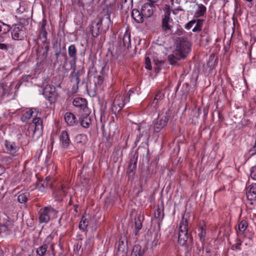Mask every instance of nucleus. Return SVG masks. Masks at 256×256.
<instances>
[{
    "label": "nucleus",
    "mask_w": 256,
    "mask_h": 256,
    "mask_svg": "<svg viewBox=\"0 0 256 256\" xmlns=\"http://www.w3.org/2000/svg\"><path fill=\"white\" fill-rule=\"evenodd\" d=\"M38 111L36 108H32L30 109H26L22 111L20 120L22 122L28 121L32 117L36 116Z\"/></svg>",
    "instance_id": "nucleus-12"
},
{
    "label": "nucleus",
    "mask_w": 256,
    "mask_h": 256,
    "mask_svg": "<svg viewBox=\"0 0 256 256\" xmlns=\"http://www.w3.org/2000/svg\"><path fill=\"white\" fill-rule=\"evenodd\" d=\"M118 250L119 252L120 251V247H118Z\"/></svg>",
    "instance_id": "nucleus-54"
},
{
    "label": "nucleus",
    "mask_w": 256,
    "mask_h": 256,
    "mask_svg": "<svg viewBox=\"0 0 256 256\" xmlns=\"http://www.w3.org/2000/svg\"><path fill=\"white\" fill-rule=\"evenodd\" d=\"M185 215L182 217L180 226V230L178 236V242L181 246H184L188 240V220Z\"/></svg>",
    "instance_id": "nucleus-3"
},
{
    "label": "nucleus",
    "mask_w": 256,
    "mask_h": 256,
    "mask_svg": "<svg viewBox=\"0 0 256 256\" xmlns=\"http://www.w3.org/2000/svg\"><path fill=\"white\" fill-rule=\"evenodd\" d=\"M85 114L82 116L80 118L81 125L84 128H88L91 124V119L86 112H84Z\"/></svg>",
    "instance_id": "nucleus-26"
},
{
    "label": "nucleus",
    "mask_w": 256,
    "mask_h": 256,
    "mask_svg": "<svg viewBox=\"0 0 256 256\" xmlns=\"http://www.w3.org/2000/svg\"><path fill=\"white\" fill-rule=\"evenodd\" d=\"M132 16L134 20L138 23H142L144 22V18L142 15V10L140 12L137 9H134L132 12Z\"/></svg>",
    "instance_id": "nucleus-24"
},
{
    "label": "nucleus",
    "mask_w": 256,
    "mask_h": 256,
    "mask_svg": "<svg viewBox=\"0 0 256 256\" xmlns=\"http://www.w3.org/2000/svg\"><path fill=\"white\" fill-rule=\"evenodd\" d=\"M60 53V50H57V51L56 52L55 54H56V58H58L59 57Z\"/></svg>",
    "instance_id": "nucleus-47"
},
{
    "label": "nucleus",
    "mask_w": 256,
    "mask_h": 256,
    "mask_svg": "<svg viewBox=\"0 0 256 256\" xmlns=\"http://www.w3.org/2000/svg\"><path fill=\"white\" fill-rule=\"evenodd\" d=\"M200 232L198 234V236H200V241H202L204 240V238L206 236V229L202 226L200 227Z\"/></svg>",
    "instance_id": "nucleus-40"
},
{
    "label": "nucleus",
    "mask_w": 256,
    "mask_h": 256,
    "mask_svg": "<svg viewBox=\"0 0 256 256\" xmlns=\"http://www.w3.org/2000/svg\"><path fill=\"white\" fill-rule=\"evenodd\" d=\"M136 167V159L134 157L130 159L128 166V172L130 174L133 172Z\"/></svg>",
    "instance_id": "nucleus-34"
},
{
    "label": "nucleus",
    "mask_w": 256,
    "mask_h": 256,
    "mask_svg": "<svg viewBox=\"0 0 256 256\" xmlns=\"http://www.w3.org/2000/svg\"><path fill=\"white\" fill-rule=\"evenodd\" d=\"M11 34L14 40H22L26 36V28L20 24H16L11 27Z\"/></svg>",
    "instance_id": "nucleus-7"
},
{
    "label": "nucleus",
    "mask_w": 256,
    "mask_h": 256,
    "mask_svg": "<svg viewBox=\"0 0 256 256\" xmlns=\"http://www.w3.org/2000/svg\"><path fill=\"white\" fill-rule=\"evenodd\" d=\"M64 120L66 123L70 126L76 124L78 121L75 116L70 112H67L64 114Z\"/></svg>",
    "instance_id": "nucleus-20"
},
{
    "label": "nucleus",
    "mask_w": 256,
    "mask_h": 256,
    "mask_svg": "<svg viewBox=\"0 0 256 256\" xmlns=\"http://www.w3.org/2000/svg\"><path fill=\"white\" fill-rule=\"evenodd\" d=\"M73 104L76 107L82 110L84 112H88L87 101L81 98H76L73 100Z\"/></svg>",
    "instance_id": "nucleus-16"
},
{
    "label": "nucleus",
    "mask_w": 256,
    "mask_h": 256,
    "mask_svg": "<svg viewBox=\"0 0 256 256\" xmlns=\"http://www.w3.org/2000/svg\"><path fill=\"white\" fill-rule=\"evenodd\" d=\"M170 3H171V8H172V12L174 14H178V12L180 11H182L183 10L182 8L178 6L174 8V0H170Z\"/></svg>",
    "instance_id": "nucleus-38"
},
{
    "label": "nucleus",
    "mask_w": 256,
    "mask_h": 256,
    "mask_svg": "<svg viewBox=\"0 0 256 256\" xmlns=\"http://www.w3.org/2000/svg\"><path fill=\"white\" fill-rule=\"evenodd\" d=\"M146 68L148 70L152 69V66L150 64V60L149 57H146L145 60Z\"/></svg>",
    "instance_id": "nucleus-42"
},
{
    "label": "nucleus",
    "mask_w": 256,
    "mask_h": 256,
    "mask_svg": "<svg viewBox=\"0 0 256 256\" xmlns=\"http://www.w3.org/2000/svg\"><path fill=\"white\" fill-rule=\"evenodd\" d=\"M255 184L256 186V184Z\"/></svg>",
    "instance_id": "nucleus-56"
},
{
    "label": "nucleus",
    "mask_w": 256,
    "mask_h": 256,
    "mask_svg": "<svg viewBox=\"0 0 256 256\" xmlns=\"http://www.w3.org/2000/svg\"><path fill=\"white\" fill-rule=\"evenodd\" d=\"M32 122L35 126L34 131H42L43 129V125L42 120L40 118H36L32 120Z\"/></svg>",
    "instance_id": "nucleus-29"
},
{
    "label": "nucleus",
    "mask_w": 256,
    "mask_h": 256,
    "mask_svg": "<svg viewBox=\"0 0 256 256\" xmlns=\"http://www.w3.org/2000/svg\"><path fill=\"white\" fill-rule=\"evenodd\" d=\"M127 99L124 94H119L116 96L112 105V111L114 114L120 112L124 104H126Z\"/></svg>",
    "instance_id": "nucleus-6"
},
{
    "label": "nucleus",
    "mask_w": 256,
    "mask_h": 256,
    "mask_svg": "<svg viewBox=\"0 0 256 256\" xmlns=\"http://www.w3.org/2000/svg\"><path fill=\"white\" fill-rule=\"evenodd\" d=\"M71 68L73 70V72L70 74L71 82L76 84V88L80 82L79 78V73L76 72V64H70Z\"/></svg>",
    "instance_id": "nucleus-22"
},
{
    "label": "nucleus",
    "mask_w": 256,
    "mask_h": 256,
    "mask_svg": "<svg viewBox=\"0 0 256 256\" xmlns=\"http://www.w3.org/2000/svg\"><path fill=\"white\" fill-rule=\"evenodd\" d=\"M48 248V244H44L37 248L36 252L38 256H44Z\"/></svg>",
    "instance_id": "nucleus-33"
},
{
    "label": "nucleus",
    "mask_w": 256,
    "mask_h": 256,
    "mask_svg": "<svg viewBox=\"0 0 256 256\" xmlns=\"http://www.w3.org/2000/svg\"><path fill=\"white\" fill-rule=\"evenodd\" d=\"M47 34L48 33L46 30H40V38L42 41L43 43L46 44L45 49L43 50L42 54V56L40 55V53L42 52V50H38L36 52V54L38 58H45L46 57L47 52L48 49V43L47 42Z\"/></svg>",
    "instance_id": "nucleus-11"
},
{
    "label": "nucleus",
    "mask_w": 256,
    "mask_h": 256,
    "mask_svg": "<svg viewBox=\"0 0 256 256\" xmlns=\"http://www.w3.org/2000/svg\"><path fill=\"white\" fill-rule=\"evenodd\" d=\"M170 110L167 109L162 110L158 114V118L154 123V130L156 132H159L168 124L170 116Z\"/></svg>",
    "instance_id": "nucleus-2"
},
{
    "label": "nucleus",
    "mask_w": 256,
    "mask_h": 256,
    "mask_svg": "<svg viewBox=\"0 0 256 256\" xmlns=\"http://www.w3.org/2000/svg\"><path fill=\"white\" fill-rule=\"evenodd\" d=\"M122 44L124 48H128L130 46V32L126 31L122 37Z\"/></svg>",
    "instance_id": "nucleus-27"
},
{
    "label": "nucleus",
    "mask_w": 256,
    "mask_h": 256,
    "mask_svg": "<svg viewBox=\"0 0 256 256\" xmlns=\"http://www.w3.org/2000/svg\"><path fill=\"white\" fill-rule=\"evenodd\" d=\"M153 62L154 64V70L156 73H158L161 70V68L164 64V62L158 58H154Z\"/></svg>",
    "instance_id": "nucleus-31"
},
{
    "label": "nucleus",
    "mask_w": 256,
    "mask_h": 256,
    "mask_svg": "<svg viewBox=\"0 0 256 256\" xmlns=\"http://www.w3.org/2000/svg\"><path fill=\"white\" fill-rule=\"evenodd\" d=\"M164 98V94L162 92H157L154 98L149 102L146 109L151 112H156L162 104Z\"/></svg>",
    "instance_id": "nucleus-5"
},
{
    "label": "nucleus",
    "mask_w": 256,
    "mask_h": 256,
    "mask_svg": "<svg viewBox=\"0 0 256 256\" xmlns=\"http://www.w3.org/2000/svg\"><path fill=\"white\" fill-rule=\"evenodd\" d=\"M14 158L11 155L10 156L4 157L2 158V160L6 163H10L14 160Z\"/></svg>",
    "instance_id": "nucleus-44"
},
{
    "label": "nucleus",
    "mask_w": 256,
    "mask_h": 256,
    "mask_svg": "<svg viewBox=\"0 0 256 256\" xmlns=\"http://www.w3.org/2000/svg\"><path fill=\"white\" fill-rule=\"evenodd\" d=\"M4 146L7 150V152L10 154L12 157L18 156V152L19 148L16 146L15 142L6 140L4 142Z\"/></svg>",
    "instance_id": "nucleus-14"
},
{
    "label": "nucleus",
    "mask_w": 256,
    "mask_h": 256,
    "mask_svg": "<svg viewBox=\"0 0 256 256\" xmlns=\"http://www.w3.org/2000/svg\"><path fill=\"white\" fill-rule=\"evenodd\" d=\"M168 6V10L166 11L164 18L162 20V29L165 31L166 33L168 34H171L172 32V28L173 24V21L170 18V6Z\"/></svg>",
    "instance_id": "nucleus-9"
},
{
    "label": "nucleus",
    "mask_w": 256,
    "mask_h": 256,
    "mask_svg": "<svg viewBox=\"0 0 256 256\" xmlns=\"http://www.w3.org/2000/svg\"><path fill=\"white\" fill-rule=\"evenodd\" d=\"M43 95L50 104L54 103L58 96L56 88L51 85H46L43 90Z\"/></svg>",
    "instance_id": "nucleus-10"
},
{
    "label": "nucleus",
    "mask_w": 256,
    "mask_h": 256,
    "mask_svg": "<svg viewBox=\"0 0 256 256\" xmlns=\"http://www.w3.org/2000/svg\"><path fill=\"white\" fill-rule=\"evenodd\" d=\"M150 125L145 122L138 124L136 130L138 131L139 134L136 138L135 142H140L142 138L148 140L150 137Z\"/></svg>",
    "instance_id": "nucleus-4"
},
{
    "label": "nucleus",
    "mask_w": 256,
    "mask_h": 256,
    "mask_svg": "<svg viewBox=\"0 0 256 256\" xmlns=\"http://www.w3.org/2000/svg\"><path fill=\"white\" fill-rule=\"evenodd\" d=\"M154 6L152 3H146L142 6L141 10L142 15L145 18H148L152 16L154 10Z\"/></svg>",
    "instance_id": "nucleus-15"
},
{
    "label": "nucleus",
    "mask_w": 256,
    "mask_h": 256,
    "mask_svg": "<svg viewBox=\"0 0 256 256\" xmlns=\"http://www.w3.org/2000/svg\"><path fill=\"white\" fill-rule=\"evenodd\" d=\"M250 176L252 178L256 180V166L252 168Z\"/></svg>",
    "instance_id": "nucleus-43"
},
{
    "label": "nucleus",
    "mask_w": 256,
    "mask_h": 256,
    "mask_svg": "<svg viewBox=\"0 0 256 256\" xmlns=\"http://www.w3.org/2000/svg\"><path fill=\"white\" fill-rule=\"evenodd\" d=\"M205 41H206V44H208L209 42V38L208 36H206V38L205 39Z\"/></svg>",
    "instance_id": "nucleus-49"
},
{
    "label": "nucleus",
    "mask_w": 256,
    "mask_h": 256,
    "mask_svg": "<svg viewBox=\"0 0 256 256\" xmlns=\"http://www.w3.org/2000/svg\"><path fill=\"white\" fill-rule=\"evenodd\" d=\"M89 244V246L90 248V246H91V244H90V240H88L86 242V244Z\"/></svg>",
    "instance_id": "nucleus-51"
},
{
    "label": "nucleus",
    "mask_w": 256,
    "mask_h": 256,
    "mask_svg": "<svg viewBox=\"0 0 256 256\" xmlns=\"http://www.w3.org/2000/svg\"><path fill=\"white\" fill-rule=\"evenodd\" d=\"M102 22L99 20L98 22H94L90 26V32L92 36L96 38L100 34V26Z\"/></svg>",
    "instance_id": "nucleus-18"
},
{
    "label": "nucleus",
    "mask_w": 256,
    "mask_h": 256,
    "mask_svg": "<svg viewBox=\"0 0 256 256\" xmlns=\"http://www.w3.org/2000/svg\"><path fill=\"white\" fill-rule=\"evenodd\" d=\"M246 195L249 204H254V202L256 201V186L254 184L248 186L246 190Z\"/></svg>",
    "instance_id": "nucleus-13"
},
{
    "label": "nucleus",
    "mask_w": 256,
    "mask_h": 256,
    "mask_svg": "<svg viewBox=\"0 0 256 256\" xmlns=\"http://www.w3.org/2000/svg\"><path fill=\"white\" fill-rule=\"evenodd\" d=\"M134 223H135L134 234L136 236V235H138L139 230L142 228V220H140V216H138L135 218Z\"/></svg>",
    "instance_id": "nucleus-32"
},
{
    "label": "nucleus",
    "mask_w": 256,
    "mask_h": 256,
    "mask_svg": "<svg viewBox=\"0 0 256 256\" xmlns=\"http://www.w3.org/2000/svg\"><path fill=\"white\" fill-rule=\"evenodd\" d=\"M68 188L64 184H62L61 188L58 191L54 193L56 199L59 200L61 198L64 196L68 192Z\"/></svg>",
    "instance_id": "nucleus-23"
},
{
    "label": "nucleus",
    "mask_w": 256,
    "mask_h": 256,
    "mask_svg": "<svg viewBox=\"0 0 256 256\" xmlns=\"http://www.w3.org/2000/svg\"><path fill=\"white\" fill-rule=\"evenodd\" d=\"M248 222L246 220H242L238 226V230L240 232H244L248 227Z\"/></svg>",
    "instance_id": "nucleus-37"
},
{
    "label": "nucleus",
    "mask_w": 256,
    "mask_h": 256,
    "mask_svg": "<svg viewBox=\"0 0 256 256\" xmlns=\"http://www.w3.org/2000/svg\"><path fill=\"white\" fill-rule=\"evenodd\" d=\"M196 5L197 6V8L194 12V17L198 18L204 16L206 10V7L202 4H198L196 3Z\"/></svg>",
    "instance_id": "nucleus-25"
},
{
    "label": "nucleus",
    "mask_w": 256,
    "mask_h": 256,
    "mask_svg": "<svg viewBox=\"0 0 256 256\" xmlns=\"http://www.w3.org/2000/svg\"><path fill=\"white\" fill-rule=\"evenodd\" d=\"M88 224V219L86 218L84 216H83L79 224L80 229L85 230L87 228Z\"/></svg>",
    "instance_id": "nucleus-35"
},
{
    "label": "nucleus",
    "mask_w": 256,
    "mask_h": 256,
    "mask_svg": "<svg viewBox=\"0 0 256 256\" xmlns=\"http://www.w3.org/2000/svg\"><path fill=\"white\" fill-rule=\"evenodd\" d=\"M58 212L52 207H45L39 211V221L40 223H47L52 215H56Z\"/></svg>",
    "instance_id": "nucleus-8"
},
{
    "label": "nucleus",
    "mask_w": 256,
    "mask_h": 256,
    "mask_svg": "<svg viewBox=\"0 0 256 256\" xmlns=\"http://www.w3.org/2000/svg\"><path fill=\"white\" fill-rule=\"evenodd\" d=\"M255 6H256V5Z\"/></svg>",
    "instance_id": "nucleus-55"
},
{
    "label": "nucleus",
    "mask_w": 256,
    "mask_h": 256,
    "mask_svg": "<svg viewBox=\"0 0 256 256\" xmlns=\"http://www.w3.org/2000/svg\"><path fill=\"white\" fill-rule=\"evenodd\" d=\"M60 144L63 148H68L70 140L67 131L63 130L60 136Z\"/></svg>",
    "instance_id": "nucleus-17"
},
{
    "label": "nucleus",
    "mask_w": 256,
    "mask_h": 256,
    "mask_svg": "<svg viewBox=\"0 0 256 256\" xmlns=\"http://www.w3.org/2000/svg\"><path fill=\"white\" fill-rule=\"evenodd\" d=\"M150 1L151 3H154L158 2L160 0H148Z\"/></svg>",
    "instance_id": "nucleus-48"
},
{
    "label": "nucleus",
    "mask_w": 256,
    "mask_h": 256,
    "mask_svg": "<svg viewBox=\"0 0 256 256\" xmlns=\"http://www.w3.org/2000/svg\"><path fill=\"white\" fill-rule=\"evenodd\" d=\"M29 197L30 193L28 192L20 193L18 196V200L21 204L25 203L27 202Z\"/></svg>",
    "instance_id": "nucleus-30"
},
{
    "label": "nucleus",
    "mask_w": 256,
    "mask_h": 256,
    "mask_svg": "<svg viewBox=\"0 0 256 256\" xmlns=\"http://www.w3.org/2000/svg\"><path fill=\"white\" fill-rule=\"evenodd\" d=\"M46 24V19H43L41 22V28L40 30H46L45 26Z\"/></svg>",
    "instance_id": "nucleus-45"
},
{
    "label": "nucleus",
    "mask_w": 256,
    "mask_h": 256,
    "mask_svg": "<svg viewBox=\"0 0 256 256\" xmlns=\"http://www.w3.org/2000/svg\"><path fill=\"white\" fill-rule=\"evenodd\" d=\"M203 20L201 19H198L196 20H192L190 21L188 24V28H190L192 26L196 24L195 26L192 29V32H200L202 29V26L203 25Z\"/></svg>",
    "instance_id": "nucleus-19"
},
{
    "label": "nucleus",
    "mask_w": 256,
    "mask_h": 256,
    "mask_svg": "<svg viewBox=\"0 0 256 256\" xmlns=\"http://www.w3.org/2000/svg\"><path fill=\"white\" fill-rule=\"evenodd\" d=\"M191 50V44L185 38H178L176 43V48L172 53L168 56V60L172 66L177 65L178 62L186 58Z\"/></svg>",
    "instance_id": "nucleus-1"
},
{
    "label": "nucleus",
    "mask_w": 256,
    "mask_h": 256,
    "mask_svg": "<svg viewBox=\"0 0 256 256\" xmlns=\"http://www.w3.org/2000/svg\"><path fill=\"white\" fill-rule=\"evenodd\" d=\"M144 250L142 249L140 245H135L132 248V256H143Z\"/></svg>",
    "instance_id": "nucleus-28"
},
{
    "label": "nucleus",
    "mask_w": 256,
    "mask_h": 256,
    "mask_svg": "<svg viewBox=\"0 0 256 256\" xmlns=\"http://www.w3.org/2000/svg\"><path fill=\"white\" fill-rule=\"evenodd\" d=\"M242 242L240 240L238 239L236 241V243L232 246L231 248L232 250H240V245Z\"/></svg>",
    "instance_id": "nucleus-39"
},
{
    "label": "nucleus",
    "mask_w": 256,
    "mask_h": 256,
    "mask_svg": "<svg viewBox=\"0 0 256 256\" xmlns=\"http://www.w3.org/2000/svg\"><path fill=\"white\" fill-rule=\"evenodd\" d=\"M133 93V91H132V90H130L128 92V94H127V96H128V98H126V99H127L126 100V102H129L130 100V95L132 94Z\"/></svg>",
    "instance_id": "nucleus-46"
},
{
    "label": "nucleus",
    "mask_w": 256,
    "mask_h": 256,
    "mask_svg": "<svg viewBox=\"0 0 256 256\" xmlns=\"http://www.w3.org/2000/svg\"><path fill=\"white\" fill-rule=\"evenodd\" d=\"M78 208V205H74V211L76 212H78V210H77Z\"/></svg>",
    "instance_id": "nucleus-50"
},
{
    "label": "nucleus",
    "mask_w": 256,
    "mask_h": 256,
    "mask_svg": "<svg viewBox=\"0 0 256 256\" xmlns=\"http://www.w3.org/2000/svg\"><path fill=\"white\" fill-rule=\"evenodd\" d=\"M4 40L0 39V49L2 50H4L7 51L8 50V48L9 47V44L1 42H4Z\"/></svg>",
    "instance_id": "nucleus-41"
},
{
    "label": "nucleus",
    "mask_w": 256,
    "mask_h": 256,
    "mask_svg": "<svg viewBox=\"0 0 256 256\" xmlns=\"http://www.w3.org/2000/svg\"><path fill=\"white\" fill-rule=\"evenodd\" d=\"M13 0H3V1H4L6 2H12Z\"/></svg>",
    "instance_id": "nucleus-52"
},
{
    "label": "nucleus",
    "mask_w": 256,
    "mask_h": 256,
    "mask_svg": "<svg viewBox=\"0 0 256 256\" xmlns=\"http://www.w3.org/2000/svg\"><path fill=\"white\" fill-rule=\"evenodd\" d=\"M246 0L248 2H251L252 1V0Z\"/></svg>",
    "instance_id": "nucleus-53"
},
{
    "label": "nucleus",
    "mask_w": 256,
    "mask_h": 256,
    "mask_svg": "<svg viewBox=\"0 0 256 256\" xmlns=\"http://www.w3.org/2000/svg\"><path fill=\"white\" fill-rule=\"evenodd\" d=\"M68 54L69 56L72 58L70 62V64H76L77 49L74 44H71L68 46Z\"/></svg>",
    "instance_id": "nucleus-21"
},
{
    "label": "nucleus",
    "mask_w": 256,
    "mask_h": 256,
    "mask_svg": "<svg viewBox=\"0 0 256 256\" xmlns=\"http://www.w3.org/2000/svg\"><path fill=\"white\" fill-rule=\"evenodd\" d=\"M76 140L78 143L84 144L87 142V136L84 134H80L76 136Z\"/></svg>",
    "instance_id": "nucleus-36"
}]
</instances>
